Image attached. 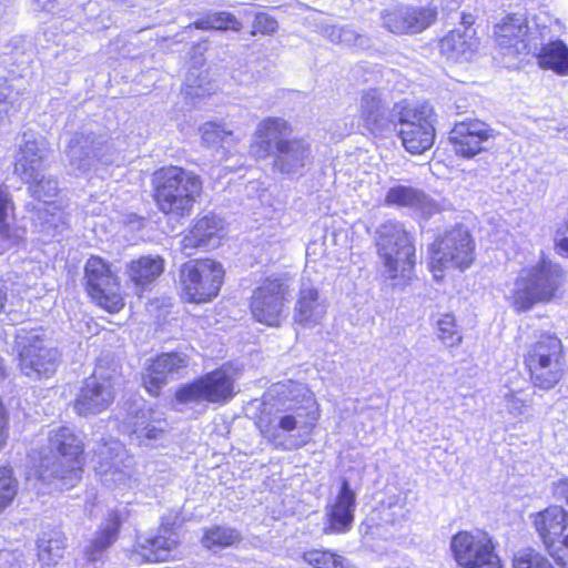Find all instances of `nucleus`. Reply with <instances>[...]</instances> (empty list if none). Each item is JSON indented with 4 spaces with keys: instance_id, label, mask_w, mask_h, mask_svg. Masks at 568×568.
<instances>
[{
    "instance_id": "nucleus-14",
    "label": "nucleus",
    "mask_w": 568,
    "mask_h": 568,
    "mask_svg": "<svg viewBox=\"0 0 568 568\" xmlns=\"http://www.w3.org/2000/svg\"><path fill=\"white\" fill-rule=\"evenodd\" d=\"M398 136L404 149L419 155L429 150L436 138L434 125L435 112L426 102L410 103L403 101L396 104Z\"/></svg>"
},
{
    "instance_id": "nucleus-34",
    "label": "nucleus",
    "mask_w": 568,
    "mask_h": 568,
    "mask_svg": "<svg viewBox=\"0 0 568 568\" xmlns=\"http://www.w3.org/2000/svg\"><path fill=\"white\" fill-rule=\"evenodd\" d=\"M195 29L203 31H241L243 24L237 17L229 11H209L194 23Z\"/></svg>"
},
{
    "instance_id": "nucleus-28",
    "label": "nucleus",
    "mask_w": 568,
    "mask_h": 568,
    "mask_svg": "<svg viewBox=\"0 0 568 568\" xmlns=\"http://www.w3.org/2000/svg\"><path fill=\"white\" fill-rule=\"evenodd\" d=\"M537 63L542 70H550L557 75H568V45L560 39L551 40L535 51Z\"/></svg>"
},
{
    "instance_id": "nucleus-32",
    "label": "nucleus",
    "mask_w": 568,
    "mask_h": 568,
    "mask_svg": "<svg viewBox=\"0 0 568 568\" xmlns=\"http://www.w3.org/2000/svg\"><path fill=\"white\" fill-rule=\"evenodd\" d=\"M301 558L310 568H357L338 551L329 548L306 549Z\"/></svg>"
},
{
    "instance_id": "nucleus-5",
    "label": "nucleus",
    "mask_w": 568,
    "mask_h": 568,
    "mask_svg": "<svg viewBox=\"0 0 568 568\" xmlns=\"http://www.w3.org/2000/svg\"><path fill=\"white\" fill-rule=\"evenodd\" d=\"M567 283L565 267L549 258H540L521 271L511 292L510 304L517 313L530 311L560 297Z\"/></svg>"
},
{
    "instance_id": "nucleus-7",
    "label": "nucleus",
    "mask_w": 568,
    "mask_h": 568,
    "mask_svg": "<svg viewBox=\"0 0 568 568\" xmlns=\"http://www.w3.org/2000/svg\"><path fill=\"white\" fill-rule=\"evenodd\" d=\"M552 497L568 506V477L552 483ZM531 526L545 551L559 568H568V509L550 504L530 515Z\"/></svg>"
},
{
    "instance_id": "nucleus-33",
    "label": "nucleus",
    "mask_w": 568,
    "mask_h": 568,
    "mask_svg": "<svg viewBox=\"0 0 568 568\" xmlns=\"http://www.w3.org/2000/svg\"><path fill=\"white\" fill-rule=\"evenodd\" d=\"M241 539V532L237 529L214 525L203 530L201 544L207 550H217L232 547Z\"/></svg>"
},
{
    "instance_id": "nucleus-23",
    "label": "nucleus",
    "mask_w": 568,
    "mask_h": 568,
    "mask_svg": "<svg viewBox=\"0 0 568 568\" xmlns=\"http://www.w3.org/2000/svg\"><path fill=\"white\" fill-rule=\"evenodd\" d=\"M356 493L348 480H341L339 489L334 501L327 507L325 534L342 535L352 529L355 519Z\"/></svg>"
},
{
    "instance_id": "nucleus-24",
    "label": "nucleus",
    "mask_w": 568,
    "mask_h": 568,
    "mask_svg": "<svg viewBox=\"0 0 568 568\" xmlns=\"http://www.w3.org/2000/svg\"><path fill=\"white\" fill-rule=\"evenodd\" d=\"M125 275L135 293L141 296L161 277L165 260L161 255H141L125 264Z\"/></svg>"
},
{
    "instance_id": "nucleus-38",
    "label": "nucleus",
    "mask_w": 568,
    "mask_h": 568,
    "mask_svg": "<svg viewBox=\"0 0 568 568\" xmlns=\"http://www.w3.org/2000/svg\"><path fill=\"white\" fill-rule=\"evenodd\" d=\"M19 481L9 466H0V515L4 513L17 498Z\"/></svg>"
},
{
    "instance_id": "nucleus-15",
    "label": "nucleus",
    "mask_w": 568,
    "mask_h": 568,
    "mask_svg": "<svg viewBox=\"0 0 568 568\" xmlns=\"http://www.w3.org/2000/svg\"><path fill=\"white\" fill-rule=\"evenodd\" d=\"M498 542L484 529L459 530L450 539V552L459 568H504Z\"/></svg>"
},
{
    "instance_id": "nucleus-26",
    "label": "nucleus",
    "mask_w": 568,
    "mask_h": 568,
    "mask_svg": "<svg viewBox=\"0 0 568 568\" xmlns=\"http://www.w3.org/2000/svg\"><path fill=\"white\" fill-rule=\"evenodd\" d=\"M219 221L212 214L196 217L181 240V247L190 253L206 250L217 236Z\"/></svg>"
},
{
    "instance_id": "nucleus-29",
    "label": "nucleus",
    "mask_w": 568,
    "mask_h": 568,
    "mask_svg": "<svg viewBox=\"0 0 568 568\" xmlns=\"http://www.w3.org/2000/svg\"><path fill=\"white\" fill-rule=\"evenodd\" d=\"M121 526V515L118 511H111L105 519V524L98 529L85 551L89 560H95L99 555L110 548L118 540Z\"/></svg>"
},
{
    "instance_id": "nucleus-45",
    "label": "nucleus",
    "mask_w": 568,
    "mask_h": 568,
    "mask_svg": "<svg viewBox=\"0 0 568 568\" xmlns=\"http://www.w3.org/2000/svg\"><path fill=\"white\" fill-rule=\"evenodd\" d=\"M41 156H38L36 152L31 154V158L27 154H23L19 160L18 164L20 165L21 173L23 174H32L34 171V162H40Z\"/></svg>"
},
{
    "instance_id": "nucleus-36",
    "label": "nucleus",
    "mask_w": 568,
    "mask_h": 568,
    "mask_svg": "<svg viewBox=\"0 0 568 568\" xmlns=\"http://www.w3.org/2000/svg\"><path fill=\"white\" fill-rule=\"evenodd\" d=\"M555 560L535 547H526L514 554L511 568H557Z\"/></svg>"
},
{
    "instance_id": "nucleus-44",
    "label": "nucleus",
    "mask_w": 568,
    "mask_h": 568,
    "mask_svg": "<svg viewBox=\"0 0 568 568\" xmlns=\"http://www.w3.org/2000/svg\"><path fill=\"white\" fill-rule=\"evenodd\" d=\"M506 399L508 403V412L513 415H520L528 407V402L526 399L518 398L514 393L508 394Z\"/></svg>"
},
{
    "instance_id": "nucleus-31",
    "label": "nucleus",
    "mask_w": 568,
    "mask_h": 568,
    "mask_svg": "<svg viewBox=\"0 0 568 568\" xmlns=\"http://www.w3.org/2000/svg\"><path fill=\"white\" fill-rule=\"evenodd\" d=\"M434 333L439 343L452 351L464 342L463 328L453 313L440 314L434 324Z\"/></svg>"
},
{
    "instance_id": "nucleus-4",
    "label": "nucleus",
    "mask_w": 568,
    "mask_h": 568,
    "mask_svg": "<svg viewBox=\"0 0 568 568\" xmlns=\"http://www.w3.org/2000/svg\"><path fill=\"white\" fill-rule=\"evenodd\" d=\"M321 418V408L311 396H294L288 400L274 424L271 413L261 410L255 418L260 434L271 443H276L281 434L291 437L290 449H300L313 442V435Z\"/></svg>"
},
{
    "instance_id": "nucleus-47",
    "label": "nucleus",
    "mask_w": 568,
    "mask_h": 568,
    "mask_svg": "<svg viewBox=\"0 0 568 568\" xmlns=\"http://www.w3.org/2000/svg\"><path fill=\"white\" fill-rule=\"evenodd\" d=\"M97 471H98L99 474H101V475H102V474H106V473L111 471V466H109V467H104V466L102 465V463H101V464H100V466H99V468H97Z\"/></svg>"
},
{
    "instance_id": "nucleus-6",
    "label": "nucleus",
    "mask_w": 568,
    "mask_h": 568,
    "mask_svg": "<svg viewBox=\"0 0 568 568\" xmlns=\"http://www.w3.org/2000/svg\"><path fill=\"white\" fill-rule=\"evenodd\" d=\"M476 258V240L463 224L452 225L436 234L427 247V268L437 283L445 281L448 270L468 271Z\"/></svg>"
},
{
    "instance_id": "nucleus-21",
    "label": "nucleus",
    "mask_w": 568,
    "mask_h": 568,
    "mask_svg": "<svg viewBox=\"0 0 568 568\" xmlns=\"http://www.w3.org/2000/svg\"><path fill=\"white\" fill-rule=\"evenodd\" d=\"M438 11L432 6L399 4L382 13L383 27L397 36L417 34L430 28Z\"/></svg>"
},
{
    "instance_id": "nucleus-9",
    "label": "nucleus",
    "mask_w": 568,
    "mask_h": 568,
    "mask_svg": "<svg viewBox=\"0 0 568 568\" xmlns=\"http://www.w3.org/2000/svg\"><path fill=\"white\" fill-rule=\"evenodd\" d=\"M566 352L561 338L554 332H540L526 345L523 365L530 384L549 390L558 385L566 373Z\"/></svg>"
},
{
    "instance_id": "nucleus-3",
    "label": "nucleus",
    "mask_w": 568,
    "mask_h": 568,
    "mask_svg": "<svg viewBox=\"0 0 568 568\" xmlns=\"http://www.w3.org/2000/svg\"><path fill=\"white\" fill-rule=\"evenodd\" d=\"M293 131L291 123L280 116L263 119L253 135L251 153L256 159L274 155L273 165L281 173L290 174L306 165L310 156V144L300 138L287 139Z\"/></svg>"
},
{
    "instance_id": "nucleus-10",
    "label": "nucleus",
    "mask_w": 568,
    "mask_h": 568,
    "mask_svg": "<svg viewBox=\"0 0 568 568\" xmlns=\"http://www.w3.org/2000/svg\"><path fill=\"white\" fill-rule=\"evenodd\" d=\"M375 248L390 281L407 285L415 276L417 248L415 236L400 223L384 225Z\"/></svg>"
},
{
    "instance_id": "nucleus-13",
    "label": "nucleus",
    "mask_w": 568,
    "mask_h": 568,
    "mask_svg": "<svg viewBox=\"0 0 568 568\" xmlns=\"http://www.w3.org/2000/svg\"><path fill=\"white\" fill-rule=\"evenodd\" d=\"M491 40L501 57L521 60L535 54L542 36L530 27L525 13L508 12L493 24Z\"/></svg>"
},
{
    "instance_id": "nucleus-12",
    "label": "nucleus",
    "mask_w": 568,
    "mask_h": 568,
    "mask_svg": "<svg viewBox=\"0 0 568 568\" xmlns=\"http://www.w3.org/2000/svg\"><path fill=\"white\" fill-rule=\"evenodd\" d=\"M237 369L232 363H224L193 381L179 386L174 398L179 404L205 402L224 405L236 394Z\"/></svg>"
},
{
    "instance_id": "nucleus-18",
    "label": "nucleus",
    "mask_w": 568,
    "mask_h": 568,
    "mask_svg": "<svg viewBox=\"0 0 568 568\" xmlns=\"http://www.w3.org/2000/svg\"><path fill=\"white\" fill-rule=\"evenodd\" d=\"M17 359L20 372L33 378H49L55 374L61 354L55 347L47 345L37 334L21 336L17 343Z\"/></svg>"
},
{
    "instance_id": "nucleus-8",
    "label": "nucleus",
    "mask_w": 568,
    "mask_h": 568,
    "mask_svg": "<svg viewBox=\"0 0 568 568\" xmlns=\"http://www.w3.org/2000/svg\"><path fill=\"white\" fill-rule=\"evenodd\" d=\"M225 278L226 270L219 260L190 258L178 268L176 295L182 304H210L221 295Z\"/></svg>"
},
{
    "instance_id": "nucleus-41",
    "label": "nucleus",
    "mask_w": 568,
    "mask_h": 568,
    "mask_svg": "<svg viewBox=\"0 0 568 568\" xmlns=\"http://www.w3.org/2000/svg\"><path fill=\"white\" fill-rule=\"evenodd\" d=\"M277 21L266 12H257L252 22V36H272L277 30Z\"/></svg>"
},
{
    "instance_id": "nucleus-35",
    "label": "nucleus",
    "mask_w": 568,
    "mask_h": 568,
    "mask_svg": "<svg viewBox=\"0 0 568 568\" xmlns=\"http://www.w3.org/2000/svg\"><path fill=\"white\" fill-rule=\"evenodd\" d=\"M384 201L387 206L417 207L425 203L426 194L412 186L396 185L387 191Z\"/></svg>"
},
{
    "instance_id": "nucleus-37",
    "label": "nucleus",
    "mask_w": 568,
    "mask_h": 568,
    "mask_svg": "<svg viewBox=\"0 0 568 568\" xmlns=\"http://www.w3.org/2000/svg\"><path fill=\"white\" fill-rule=\"evenodd\" d=\"M320 293L315 287L302 288L295 307V321L306 325L314 320L315 308L318 305Z\"/></svg>"
},
{
    "instance_id": "nucleus-39",
    "label": "nucleus",
    "mask_w": 568,
    "mask_h": 568,
    "mask_svg": "<svg viewBox=\"0 0 568 568\" xmlns=\"http://www.w3.org/2000/svg\"><path fill=\"white\" fill-rule=\"evenodd\" d=\"M201 142L205 148L220 149L229 140L233 139V132L224 124L217 122H205L201 129Z\"/></svg>"
},
{
    "instance_id": "nucleus-11",
    "label": "nucleus",
    "mask_w": 568,
    "mask_h": 568,
    "mask_svg": "<svg viewBox=\"0 0 568 568\" xmlns=\"http://www.w3.org/2000/svg\"><path fill=\"white\" fill-rule=\"evenodd\" d=\"M83 288L98 308L114 315L126 305V293L113 264L100 255H90L83 266Z\"/></svg>"
},
{
    "instance_id": "nucleus-48",
    "label": "nucleus",
    "mask_w": 568,
    "mask_h": 568,
    "mask_svg": "<svg viewBox=\"0 0 568 568\" xmlns=\"http://www.w3.org/2000/svg\"><path fill=\"white\" fill-rule=\"evenodd\" d=\"M3 119V112L0 110V121Z\"/></svg>"
},
{
    "instance_id": "nucleus-30",
    "label": "nucleus",
    "mask_w": 568,
    "mask_h": 568,
    "mask_svg": "<svg viewBox=\"0 0 568 568\" xmlns=\"http://www.w3.org/2000/svg\"><path fill=\"white\" fill-rule=\"evenodd\" d=\"M153 409H140L134 413L131 422V434L140 442L160 439L165 433L166 420L152 418Z\"/></svg>"
},
{
    "instance_id": "nucleus-27",
    "label": "nucleus",
    "mask_w": 568,
    "mask_h": 568,
    "mask_svg": "<svg viewBox=\"0 0 568 568\" xmlns=\"http://www.w3.org/2000/svg\"><path fill=\"white\" fill-rule=\"evenodd\" d=\"M359 118L363 126L372 134H379L386 124V106L376 89L361 95Z\"/></svg>"
},
{
    "instance_id": "nucleus-46",
    "label": "nucleus",
    "mask_w": 568,
    "mask_h": 568,
    "mask_svg": "<svg viewBox=\"0 0 568 568\" xmlns=\"http://www.w3.org/2000/svg\"><path fill=\"white\" fill-rule=\"evenodd\" d=\"M7 303V290L3 286H0V313L3 312Z\"/></svg>"
},
{
    "instance_id": "nucleus-19",
    "label": "nucleus",
    "mask_w": 568,
    "mask_h": 568,
    "mask_svg": "<svg viewBox=\"0 0 568 568\" xmlns=\"http://www.w3.org/2000/svg\"><path fill=\"white\" fill-rule=\"evenodd\" d=\"M495 131L489 123L467 118L453 124L448 132V143L458 159L473 160L488 150Z\"/></svg>"
},
{
    "instance_id": "nucleus-22",
    "label": "nucleus",
    "mask_w": 568,
    "mask_h": 568,
    "mask_svg": "<svg viewBox=\"0 0 568 568\" xmlns=\"http://www.w3.org/2000/svg\"><path fill=\"white\" fill-rule=\"evenodd\" d=\"M189 366V356L172 351L152 357L141 375V385L152 397H160L168 385L170 376L179 374Z\"/></svg>"
},
{
    "instance_id": "nucleus-43",
    "label": "nucleus",
    "mask_w": 568,
    "mask_h": 568,
    "mask_svg": "<svg viewBox=\"0 0 568 568\" xmlns=\"http://www.w3.org/2000/svg\"><path fill=\"white\" fill-rule=\"evenodd\" d=\"M382 519V511L374 509L372 514L362 523V527L364 528L365 536L378 535L379 530L384 527V525L379 521Z\"/></svg>"
},
{
    "instance_id": "nucleus-17",
    "label": "nucleus",
    "mask_w": 568,
    "mask_h": 568,
    "mask_svg": "<svg viewBox=\"0 0 568 568\" xmlns=\"http://www.w3.org/2000/svg\"><path fill=\"white\" fill-rule=\"evenodd\" d=\"M116 378L106 373L101 365L82 381L79 392L72 402L74 413L80 417L99 415L114 403L116 397Z\"/></svg>"
},
{
    "instance_id": "nucleus-20",
    "label": "nucleus",
    "mask_w": 568,
    "mask_h": 568,
    "mask_svg": "<svg viewBox=\"0 0 568 568\" xmlns=\"http://www.w3.org/2000/svg\"><path fill=\"white\" fill-rule=\"evenodd\" d=\"M180 523L175 518L162 517L153 536L145 538L133 548L141 564H162L174 559L173 551L181 544Z\"/></svg>"
},
{
    "instance_id": "nucleus-16",
    "label": "nucleus",
    "mask_w": 568,
    "mask_h": 568,
    "mask_svg": "<svg viewBox=\"0 0 568 568\" xmlns=\"http://www.w3.org/2000/svg\"><path fill=\"white\" fill-rule=\"evenodd\" d=\"M288 294L290 288L283 276L263 277L248 298L253 321L266 327H280L287 315Z\"/></svg>"
},
{
    "instance_id": "nucleus-42",
    "label": "nucleus",
    "mask_w": 568,
    "mask_h": 568,
    "mask_svg": "<svg viewBox=\"0 0 568 568\" xmlns=\"http://www.w3.org/2000/svg\"><path fill=\"white\" fill-rule=\"evenodd\" d=\"M554 251L557 255L568 258V214L556 226Z\"/></svg>"
},
{
    "instance_id": "nucleus-1",
    "label": "nucleus",
    "mask_w": 568,
    "mask_h": 568,
    "mask_svg": "<svg viewBox=\"0 0 568 568\" xmlns=\"http://www.w3.org/2000/svg\"><path fill=\"white\" fill-rule=\"evenodd\" d=\"M48 454L40 453L33 466L36 478L59 490H71L83 479L87 468V438L73 426L60 425L47 436Z\"/></svg>"
},
{
    "instance_id": "nucleus-40",
    "label": "nucleus",
    "mask_w": 568,
    "mask_h": 568,
    "mask_svg": "<svg viewBox=\"0 0 568 568\" xmlns=\"http://www.w3.org/2000/svg\"><path fill=\"white\" fill-rule=\"evenodd\" d=\"M14 210L9 194L0 189V241H9L13 235L9 219H14Z\"/></svg>"
},
{
    "instance_id": "nucleus-2",
    "label": "nucleus",
    "mask_w": 568,
    "mask_h": 568,
    "mask_svg": "<svg viewBox=\"0 0 568 568\" xmlns=\"http://www.w3.org/2000/svg\"><path fill=\"white\" fill-rule=\"evenodd\" d=\"M151 199L163 216L175 222L187 220L204 195V180L176 164L156 168L150 175Z\"/></svg>"
},
{
    "instance_id": "nucleus-25",
    "label": "nucleus",
    "mask_w": 568,
    "mask_h": 568,
    "mask_svg": "<svg viewBox=\"0 0 568 568\" xmlns=\"http://www.w3.org/2000/svg\"><path fill=\"white\" fill-rule=\"evenodd\" d=\"M480 40L473 29H453L439 40V51L453 62L469 61L479 48Z\"/></svg>"
}]
</instances>
